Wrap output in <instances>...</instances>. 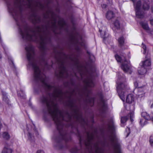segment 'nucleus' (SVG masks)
<instances>
[{
	"instance_id": "f257e3e1",
	"label": "nucleus",
	"mask_w": 153,
	"mask_h": 153,
	"mask_svg": "<svg viewBox=\"0 0 153 153\" xmlns=\"http://www.w3.org/2000/svg\"><path fill=\"white\" fill-rule=\"evenodd\" d=\"M42 54L39 61L34 57V47L31 45L26 46L25 49L26 56L28 61V65L31 67L33 71L34 81L38 83L40 82L42 87L45 89L46 93L45 96L43 95L41 100L45 106L43 112L45 114H49L54 121L57 128L54 131L52 138L54 140V146L58 149H62L64 147L68 148L65 143L71 140L70 134L67 131V128H71V133L75 134L79 137L81 149L83 146L89 152L92 151L94 148L96 153H99L100 148L97 143H94L93 141L95 138L94 134L86 132L83 135L78 131L77 127L74 126L73 120L81 124H87V123L80 113L78 106L76 104V100L71 99V97L68 100L67 106L71 109L70 113L67 111H62L59 109L57 102L63 99V93L59 86H52L48 84L45 75L42 73L39 68L42 66L45 68L48 69L50 67L48 64L45 56L47 45H39ZM52 67V65L50 67Z\"/></svg>"
},
{
	"instance_id": "f03ea898",
	"label": "nucleus",
	"mask_w": 153,
	"mask_h": 153,
	"mask_svg": "<svg viewBox=\"0 0 153 153\" xmlns=\"http://www.w3.org/2000/svg\"><path fill=\"white\" fill-rule=\"evenodd\" d=\"M118 79L116 82L117 90L119 96L123 101L125 100V94L127 88L126 79L124 75L120 72L117 74Z\"/></svg>"
},
{
	"instance_id": "7ed1b4c3",
	"label": "nucleus",
	"mask_w": 153,
	"mask_h": 153,
	"mask_svg": "<svg viewBox=\"0 0 153 153\" xmlns=\"http://www.w3.org/2000/svg\"><path fill=\"white\" fill-rule=\"evenodd\" d=\"M116 60L118 62L122 63L121 68L123 71L125 73L129 72L131 74L132 71L131 70V67L130 62L128 60H127L125 57V56H120L117 54L115 56Z\"/></svg>"
},
{
	"instance_id": "20e7f679",
	"label": "nucleus",
	"mask_w": 153,
	"mask_h": 153,
	"mask_svg": "<svg viewBox=\"0 0 153 153\" xmlns=\"http://www.w3.org/2000/svg\"><path fill=\"white\" fill-rule=\"evenodd\" d=\"M58 61L60 63L59 66V76L61 78H67L68 76V74L67 68L65 65V61L64 60H58Z\"/></svg>"
},
{
	"instance_id": "39448f33",
	"label": "nucleus",
	"mask_w": 153,
	"mask_h": 153,
	"mask_svg": "<svg viewBox=\"0 0 153 153\" xmlns=\"http://www.w3.org/2000/svg\"><path fill=\"white\" fill-rule=\"evenodd\" d=\"M111 141L113 143V146L115 153H122L120 143L118 139L115 136H113L111 139Z\"/></svg>"
},
{
	"instance_id": "423d86ee",
	"label": "nucleus",
	"mask_w": 153,
	"mask_h": 153,
	"mask_svg": "<svg viewBox=\"0 0 153 153\" xmlns=\"http://www.w3.org/2000/svg\"><path fill=\"white\" fill-rule=\"evenodd\" d=\"M145 86H140L138 88L134 89V92L137 91L136 94L138 98L140 100L143 99L145 96V92L144 88Z\"/></svg>"
},
{
	"instance_id": "0eeeda50",
	"label": "nucleus",
	"mask_w": 153,
	"mask_h": 153,
	"mask_svg": "<svg viewBox=\"0 0 153 153\" xmlns=\"http://www.w3.org/2000/svg\"><path fill=\"white\" fill-rule=\"evenodd\" d=\"M30 19L31 21L34 24L39 23L41 22V17L34 11L33 12Z\"/></svg>"
},
{
	"instance_id": "6e6552de",
	"label": "nucleus",
	"mask_w": 153,
	"mask_h": 153,
	"mask_svg": "<svg viewBox=\"0 0 153 153\" xmlns=\"http://www.w3.org/2000/svg\"><path fill=\"white\" fill-rule=\"evenodd\" d=\"M94 77L92 75H91L84 81V82L87 86L90 87H93L95 85L94 82Z\"/></svg>"
},
{
	"instance_id": "1a4fd4ad",
	"label": "nucleus",
	"mask_w": 153,
	"mask_h": 153,
	"mask_svg": "<svg viewBox=\"0 0 153 153\" xmlns=\"http://www.w3.org/2000/svg\"><path fill=\"white\" fill-rule=\"evenodd\" d=\"M142 117H143L144 119H141L140 123L141 126H143L144 125L147 123L146 120H149L151 119L150 116L146 112H143L141 114Z\"/></svg>"
},
{
	"instance_id": "9d476101",
	"label": "nucleus",
	"mask_w": 153,
	"mask_h": 153,
	"mask_svg": "<svg viewBox=\"0 0 153 153\" xmlns=\"http://www.w3.org/2000/svg\"><path fill=\"white\" fill-rule=\"evenodd\" d=\"M1 93L2 100L3 102L7 105L9 107H12V105L11 103V102L7 93L3 91H2Z\"/></svg>"
},
{
	"instance_id": "9b49d317",
	"label": "nucleus",
	"mask_w": 153,
	"mask_h": 153,
	"mask_svg": "<svg viewBox=\"0 0 153 153\" xmlns=\"http://www.w3.org/2000/svg\"><path fill=\"white\" fill-rule=\"evenodd\" d=\"M108 123L107 124V126L108 127V128L110 130L111 133L113 134L115 128L114 122L112 119H111L110 120H108Z\"/></svg>"
},
{
	"instance_id": "f8f14e48",
	"label": "nucleus",
	"mask_w": 153,
	"mask_h": 153,
	"mask_svg": "<svg viewBox=\"0 0 153 153\" xmlns=\"http://www.w3.org/2000/svg\"><path fill=\"white\" fill-rule=\"evenodd\" d=\"M112 28L114 32H117V30L120 29V23L117 19L114 22Z\"/></svg>"
},
{
	"instance_id": "ddd939ff",
	"label": "nucleus",
	"mask_w": 153,
	"mask_h": 153,
	"mask_svg": "<svg viewBox=\"0 0 153 153\" xmlns=\"http://www.w3.org/2000/svg\"><path fill=\"white\" fill-rule=\"evenodd\" d=\"M133 116L134 113L133 112H132L130 113V114L127 116L122 117L121 118V123L123 124L128 120L129 117L130 118L131 121H133L132 118H133Z\"/></svg>"
},
{
	"instance_id": "4468645a",
	"label": "nucleus",
	"mask_w": 153,
	"mask_h": 153,
	"mask_svg": "<svg viewBox=\"0 0 153 153\" xmlns=\"http://www.w3.org/2000/svg\"><path fill=\"white\" fill-rule=\"evenodd\" d=\"M105 16L107 19L110 20L115 17V14L113 11L108 10L106 13Z\"/></svg>"
},
{
	"instance_id": "2eb2a0df",
	"label": "nucleus",
	"mask_w": 153,
	"mask_h": 153,
	"mask_svg": "<svg viewBox=\"0 0 153 153\" xmlns=\"http://www.w3.org/2000/svg\"><path fill=\"white\" fill-rule=\"evenodd\" d=\"M141 4L143 3L142 9L145 10H148L149 8V4L148 3V0H141Z\"/></svg>"
},
{
	"instance_id": "dca6fc26",
	"label": "nucleus",
	"mask_w": 153,
	"mask_h": 153,
	"mask_svg": "<svg viewBox=\"0 0 153 153\" xmlns=\"http://www.w3.org/2000/svg\"><path fill=\"white\" fill-rule=\"evenodd\" d=\"M151 65V62L150 59H146L142 62V65L141 66H142L145 68H147L148 67H149Z\"/></svg>"
},
{
	"instance_id": "f3484780",
	"label": "nucleus",
	"mask_w": 153,
	"mask_h": 153,
	"mask_svg": "<svg viewBox=\"0 0 153 153\" xmlns=\"http://www.w3.org/2000/svg\"><path fill=\"white\" fill-rule=\"evenodd\" d=\"M147 70V68H145L142 66L139 67L138 69V71L139 74L140 75H144L145 74Z\"/></svg>"
},
{
	"instance_id": "a211bd4d",
	"label": "nucleus",
	"mask_w": 153,
	"mask_h": 153,
	"mask_svg": "<svg viewBox=\"0 0 153 153\" xmlns=\"http://www.w3.org/2000/svg\"><path fill=\"white\" fill-rule=\"evenodd\" d=\"M134 98L132 94H129L127 96L126 101V102L130 104L134 101Z\"/></svg>"
},
{
	"instance_id": "6ab92c4d",
	"label": "nucleus",
	"mask_w": 153,
	"mask_h": 153,
	"mask_svg": "<svg viewBox=\"0 0 153 153\" xmlns=\"http://www.w3.org/2000/svg\"><path fill=\"white\" fill-rule=\"evenodd\" d=\"M118 41L119 43V45L120 47H122L124 45V39L123 36H122L119 38L118 39Z\"/></svg>"
},
{
	"instance_id": "aec40b11",
	"label": "nucleus",
	"mask_w": 153,
	"mask_h": 153,
	"mask_svg": "<svg viewBox=\"0 0 153 153\" xmlns=\"http://www.w3.org/2000/svg\"><path fill=\"white\" fill-rule=\"evenodd\" d=\"M12 150L8 146H6L2 151V153H12Z\"/></svg>"
},
{
	"instance_id": "412c9836",
	"label": "nucleus",
	"mask_w": 153,
	"mask_h": 153,
	"mask_svg": "<svg viewBox=\"0 0 153 153\" xmlns=\"http://www.w3.org/2000/svg\"><path fill=\"white\" fill-rule=\"evenodd\" d=\"M140 24L142 26L143 28L145 30H149V27L146 22H140Z\"/></svg>"
},
{
	"instance_id": "4be33fe9",
	"label": "nucleus",
	"mask_w": 153,
	"mask_h": 153,
	"mask_svg": "<svg viewBox=\"0 0 153 153\" xmlns=\"http://www.w3.org/2000/svg\"><path fill=\"white\" fill-rule=\"evenodd\" d=\"M2 137L3 138L6 140H8L10 138V136L8 132H4L2 134Z\"/></svg>"
},
{
	"instance_id": "5701e85b",
	"label": "nucleus",
	"mask_w": 153,
	"mask_h": 153,
	"mask_svg": "<svg viewBox=\"0 0 153 153\" xmlns=\"http://www.w3.org/2000/svg\"><path fill=\"white\" fill-rule=\"evenodd\" d=\"M28 139L31 142V143H33L34 142V138L33 135L29 132H28Z\"/></svg>"
},
{
	"instance_id": "b1692460",
	"label": "nucleus",
	"mask_w": 153,
	"mask_h": 153,
	"mask_svg": "<svg viewBox=\"0 0 153 153\" xmlns=\"http://www.w3.org/2000/svg\"><path fill=\"white\" fill-rule=\"evenodd\" d=\"M18 95L22 98H25V95L23 91H21V92H18Z\"/></svg>"
},
{
	"instance_id": "393cba45",
	"label": "nucleus",
	"mask_w": 153,
	"mask_h": 153,
	"mask_svg": "<svg viewBox=\"0 0 153 153\" xmlns=\"http://www.w3.org/2000/svg\"><path fill=\"white\" fill-rule=\"evenodd\" d=\"M108 36V34L106 32H104V35L102 36V37L103 38V39L105 40L107 39V38Z\"/></svg>"
},
{
	"instance_id": "a878e982",
	"label": "nucleus",
	"mask_w": 153,
	"mask_h": 153,
	"mask_svg": "<svg viewBox=\"0 0 153 153\" xmlns=\"http://www.w3.org/2000/svg\"><path fill=\"white\" fill-rule=\"evenodd\" d=\"M142 48L144 50V51L143 52V53L144 54H145L146 53V47L145 45H144L143 43H142Z\"/></svg>"
},
{
	"instance_id": "bb28decb",
	"label": "nucleus",
	"mask_w": 153,
	"mask_h": 153,
	"mask_svg": "<svg viewBox=\"0 0 153 153\" xmlns=\"http://www.w3.org/2000/svg\"><path fill=\"white\" fill-rule=\"evenodd\" d=\"M149 142L151 145L152 146H153V135L150 137Z\"/></svg>"
},
{
	"instance_id": "cd10ccee",
	"label": "nucleus",
	"mask_w": 153,
	"mask_h": 153,
	"mask_svg": "<svg viewBox=\"0 0 153 153\" xmlns=\"http://www.w3.org/2000/svg\"><path fill=\"white\" fill-rule=\"evenodd\" d=\"M39 8L40 9L42 10H44L45 7V6L44 4H42L41 3H39Z\"/></svg>"
},
{
	"instance_id": "c85d7f7f",
	"label": "nucleus",
	"mask_w": 153,
	"mask_h": 153,
	"mask_svg": "<svg viewBox=\"0 0 153 153\" xmlns=\"http://www.w3.org/2000/svg\"><path fill=\"white\" fill-rule=\"evenodd\" d=\"M75 64L77 68L78 69L79 68V61L77 60H76V61L75 62Z\"/></svg>"
},
{
	"instance_id": "c756f323",
	"label": "nucleus",
	"mask_w": 153,
	"mask_h": 153,
	"mask_svg": "<svg viewBox=\"0 0 153 153\" xmlns=\"http://www.w3.org/2000/svg\"><path fill=\"white\" fill-rule=\"evenodd\" d=\"M134 85L135 87V89L138 88L140 87L139 86L138 83L137 81H136L134 82Z\"/></svg>"
},
{
	"instance_id": "7c9ffc66",
	"label": "nucleus",
	"mask_w": 153,
	"mask_h": 153,
	"mask_svg": "<svg viewBox=\"0 0 153 153\" xmlns=\"http://www.w3.org/2000/svg\"><path fill=\"white\" fill-rule=\"evenodd\" d=\"M102 108L104 111L107 108V105L104 102H103V105H102Z\"/></svg>"
},
{
	"instance_id": "2f4dec72",
	"label": "nucleus",
	"mask_w": 153,
	"mask_h": 153,
	"mask_svg": "<svg viewBox=\"0 0 153 153\" xmlns=\"http://www.w3.org/2000/svg\"><path fill=\"white\" fill-rule=\"evenodd\" d=\"M98 95L101 99V100H102L103 99V96L102 94V93H99L98 94Z\"/></svg>"
},
{
	"instance_id": "473e14b6",
	"label": "nucleus",
	"mask_w": 153,
	"mask_h": 153,
	"mask_svg": "<svg viewBox=\"0 0 153 153\" xmlns=\"http://www.w3.org/2000/svg\"><path fill=\"white\" fill-rule=\"evenodd\" d=\"M78 92L81 98H83V94L81 93L80 91L78 90Z\"/></svg>"
},
{
	"instance_id": "72a5a7b5",
	"label": "nucleus",
	"mask_w": 153,
	"mask_h": 153,
	"mask_svg": "<svg viewBox=\"0 0 153 153\" xmlns=\"http://www.w3.org/2000/svg\"><path fill=\"white\" fill-rule=\"evenodd\" d=\"M28 7L29 8H30L31 9V10H32V7L31 6V4L30 3L29 1H28Z\"/></svg>"
},
{
	"instance_id": "f704fd0d",
	"label": "nucleus",
	"mask_w": 153,
	"mask_h": 153,
	"mask_svg": "<svg viewBox=\"0 0 153 153\" xmlns=\"http://www.w3.org/2000/svg\"><path fill=\"white\" fill-rule=\"evenodd\" d=\"M107 5L105 4H103L101 5V7L102 8H105L106 7Z\"/></svg>"
},
{
	"instance_id": "c9c22d12",
	"label": "nucleus",
	"mask_w": 153,
	"mask_h": 153,
	"mask_svg": "<svg viewBox=\"0 0 153 153\" xmlns=\"http://www.w3.org/2000/svg\"><path fill=\"white\" fill-rule=\"evenodd\" d=\"M36 153H44V152L42 150H39Z\"/></svg>"
},
{
	"instance_id": "e433bc0d",
	"label": "nucleus",
	"mask_w": 153,
	"mask_h": 153,
	"mask_svg": "<svg viewBox=\"0 0 153 153\" xmlns=\"http://www.w3.org/2000/svg\"><path fill=\"white\" fill-rule=\"evenodd\" d=\"M150 23L151 25H153V19L150 20Z\"/></svg>"
},
{
	"instance_id": "4c0bfd02",
	"label": "nucleus",
	"mask_w": 153,
	"mask_h": 153,
	"mask_svg": "<svg viewBox=\"0 0 153 153\" xmlns=\"http://www.w3.org/2000/svg\"><path fill=\"white\" fill-rule=\"evenodd\" d=\"M108 1V2H107L108 3H109L110 4H111L112 3V0H107Z\"/></svg>"
},
{
	"instance_id": "58836bf2",
	"label": "nucleus",
	"mask_w": 153,
	"mask_h": 153,
	"mask_svg": "<svg viewBox=\"0 0 153 153\" xmlns=\"http://www.w3.org/2000/svg\"><path fill=\"white\" fill-rule=\"evenodd\" d=\"M151 10L152 12H153V6L152 7Z\"/></svg>"
},
{
	"instance_id": "ea45409f",
	"label": "nucleus",
	"mask_w": 153,
	"mask_h": 153,
	"mask_svg": "<svg viewBox=\"0 0 153 153\" xmlns=\"http://www.w3.org/2000/svg\"><path fill=\"white\" fill-rule=\"evenodd\" d=\"M2 58V56L1 54L0 53V59H1Z\"/></svg>"
},
{
	"instance_id": "a19ab883",
	"label": "nucleus",
	"mask_w": 153,
	"mask_h": 153,
	"mask_svg": "<svg viewBox=\"0 0 153 153\" xmlns=\"http://www.w3.org/2000/svg\"><path fill=\"white\" fill-rule=\"evenodd\" d=\"M151 107L152 108L153 107V103L151 105Z\"/></svg>"
},
{
	"instance_id": "79ce46f5",
	"label": "nucleus",
	"mask_w": 153,
	"mask_h": 153,
	"mask_svg": "<svg viewBox=\"0 0 153 153\" xmlns=\"http://www.w3.org/2000/svg\"><path fill=\"white\" fill-rule=\"evenodd\" d=\"M92 120L93 122H94V121H93V117H92Z\"/></svg>"
},
{
	"instance_id": "37998d69",
	"label": "nucleus",
	"mask_w": 153,
	"mask_h": 153,
	"mask_svg": "<svg viewBox=\"0 0 153 153\" xmlns=\"http://www.w3.org/2000/svg\"><path fill=\"white\" fill-rule=\"evenodd\" d=\"M2 46H3V48H4V50H5V48L4 47V46H3V45H2Z\"/></svg>"
},
{
	"instance_id": "c03bdc74",
	"label": "nucleus",
	"mask_w": 153,
	"mask_h": 153,
	"mask_svg": "<svg viewBox=\"0 0 153 153\" xmlns=\"http://www.w3.org/2000/svg\"><path fill=\"white\" fill-rule=\"evenodd\" d=\"M129 133H130V132H129L128 134L127 135V136L128 135H129Z\"/></svg>"
},
{
	"instance_id": "a18cd8bd",
	"label": "nucleus",
	"mask_w": 153,
	"mask_h": 153,
	"mask_svg": "<svg viewBox=\"0 0 153 153\" xmlns=\"http://www.w3.org/2000/svg\"><path fill=\"white\" fill-rule=\"evenodd\" d=\"M35 90V91H37V92H38V91H36V90Z\"/></svg>"
},
{
	"instance_id": "49530a36",
	"label": "nucleus",
	"mask_w": 153,
	"mask_h": 153,
	"mask_svg": "<svg viewBox=\"0 0 153 153\" xmlns=\"http://www.w3.org/2000/svg\"><path fill=\"white\" fill-rule=\"evenodd\" d=\"M79 102H80V99H79Z\"/></svg>"
},
{
	"instance_id": "de8ad7c7",
	"label": "nucleus",
	"mask_w": 153,
	"mask_h": 153,
	"mask_svg": "<svg viewBox=\"0 0 153 153\" xmlns=\"http://www.w3.org/2000/svg\"><path fill=\"white\" fill-rule=\"evenodd\" d=\"M128 131H129L130 130V129L129 128H128Z\"/></svg>"
},
{
	"instance_id": "09e8293b",
	"label": "nucleus",
	"mask_w": 153,
	"mask_h": 153,
	"mask_svg": "<svg viewBox=\"0 0 153 153\" xmlns=\"http://www.w3.org/2000/svg\"><path fill=\"white\" fill-rule=\"evenodd\" d=\"M12 63L13 64V61H12Z\"/></svg>"
},
{
	"instance_id": "8fccbe9b",
	"label": "nucleus",
	"mask_w": 153,
	"mask_h": 153,
	"mask_svg": "<svg viewBox=\"0 0 153 153\" xmlns=\"http://www.w3.org/2000/svg\"><path fill=\"white\" fill-rule=\"evenodd\" d=\"M87 53L89 54V53L88 52H87Z\"/></svg>"
},
{
	"instance_id": "3c124183",
	"label": "nucleus",
	"mask_w": 153,
	"mask_h": 153,
	"mask_svg": "<svg viewBox=\"0 0 153 153\" xmlns=\"http://www.w3.org/2000/svg\"><path fill=\"white\" fill-rule=\"evenodd\" d=\"M88 97V95H87V97Z\"/></svg>"
},
{
	"instance_id": "603ef678",
	"label": "nucleus",
	"mask_w": 153,
	"mask_h": 153,
	"mask_svg": "<svg viewBox=\"0 0 153 153\" xmlns=\"http://www.w3.org/2000/svg\"><path fill=\"white\" fill-rule=\"evenodd\" d=\"M121 126H124V125H123V126L121 125Z\"/></svg>"
},
{
	"instance_id": "864d4df0",
	"label": "nucleus",
	"mask_w": 153,
	"mask_h": 153,
	"mask_svg": "<svg viewBox=\"0 0 153 153\" xmlns=\"http://www.w3.org/2000/svg\"><path fill=\"white\" fill-rule=\"evenodd\" d=\"M39 90H41L40 89V88L39 89Z\"/></svg>"
}]
</instances>
